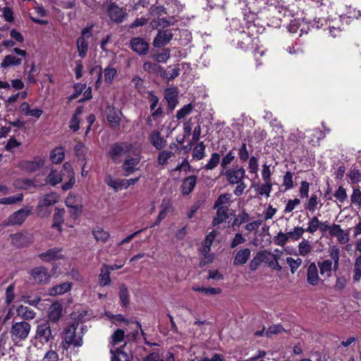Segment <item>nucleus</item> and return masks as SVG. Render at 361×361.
I'll use <instances>...</instances> for the list:
<instances>
[{
	"label": "nucleus",
	"instance_id": "obj_31",
	"mask_svg": "<svg viewBox=\"0 0 361 361\" xmlns=\"http://www.w3.org/2000/svg\"><path fill=\"white\" fill-rule=\"evenodd\" d=\"M65 209L58 207L55 208L54 214L53 215L52 227L56 228L58 231H61V225L64 220Z\"/></svg>",
	"mask_w": 361,
	"mask_h": 361
},
{
	"label": "nucleus",
	"instance_id": "obj_25",
	"mask_svg": "<svg viewBox=\"0 0 361 361\" xmlns=\"http://www.w3.org/2000/svg\"><path fill=\"white\" fill-rule=\"evenodd\" d=\"M62 316V305L60 303L56 302L51 305L48 312L49 319L56 323Z\"/></svg>",
	"mask_w": 361,
	"mask_h": 361
},
{
	"label": "nucleus",
	"instance_id": "obj_35",
	"mask_svg": "<svg viewBox=\"0 0 361 361\" xmlns=\"http://www.w3.org/2000/svg\"><path fill=\"white\" fill-rule=\"evenodd\" d=\"M65 157V150L63 147H58L54 149L50 154V159L54 164L61 163Z\"/></svg>",
	"mask_w": 361,
	"mask_h": 361
},
{
	"label": "nucleus",
	"instance_id": "obj_3",
	"mask_svg": "<svg viewBox=\"0 0 361 361\" xmlns=\"http://www.w3.org/2000/svg\"><path fill=\"white\" fill-rule=\"evenodd\" d=\"M30 331L31 325L28 322L25 321L16 322L13 319L9 333L12 341L18 345L27 338Z\"/></svg>",
	"mask_w": 361,
	"mask_h": 361
},
{
	"label": "nucleus",
	"instance_id": "obj_47",
	"mask_svg": "<svg viewBox=\"0 0 361 361\" xmlns=\"http://www.w3.org/2000/svg\"><path fill=\"white\" fill-rule=\"evenodd\" d=\"M93 235L97 241L106 242L109 238V233L101 228H97L93 231Z\"/></svg>",
	"mask_w": 361,
	"mask_h": 361
},
{
	"label": "nucleus",
	"instance_id": "obj_60",
	"mask_svg": "<svg viewBox=\"0 0 361 361\" xmlns=\"http://www.w3.org/2000/svg\"><path fill=\"white\" fill-rule=\"evenodd\" d=\"M259 169L258 159L257 157H251L248 162V171L250 173L257 174Z\"/></svg>",
	"mask_w": 361,
	"mask_h": 361
},
{
	"label": "nucleus",
	"instance_id": "obj_28",
	"mask_svg": "<svg viewBox=\"0 0 361 361\" xmlns=\"http://www.w3.org/2000/svg\"><path fill=\"white\" fill-rule=\"evenodd\" d=\"M197 183V177L195 176H190L186 177L182 183V192L183 195H189L195 188Z\"/></svg>",
	"mask_w": 361,
	"mask_h": 361
},
{
	"label": "nucleus",
	"instance_id": "obj_58",
	"mask_svg": "<svg viewBox=\"0 0 361 361\" xmlns=\"http://www.w3.org/2000/svg\"><path fill=\"white\" fill-rule=\"evenodd\" d=\"M283 185L285 186L286 190H290L293 188V173L290 171H287L283 177Z\"/></svg>",
	"mask_w": 361,
	"mask_h": 361
},
{
	"label": "nucleus",
	"instance_id": "obj_15",
	"mask_svg": "<svg viewBox=\"0 0 361 361\" xmlns=\"http://www.w3.org/2000/svg\"><path fill=\"white\" fill-rule=\"evenodd\" d=\"M107 12L110 19L117 23H121L126 16L125 10L118 6L115 3L109 4Z\"/></svg>",
	"mask_w": 361,
	"mask_h": 361
},
{
	"label": "nucleus",
	"instance_id": "obj_54",
	"mask_svg": "<svg viewBox=\"0 0 361 361\" xmlns=\"http://www.w3.org/2000/svg\"><path fill=\"white\" fill-rule=\"evenodd\" d=\"M194 106L192 104L184 105L176 113V118L178 119H182L188 114H190L193 109Z\"/></svg>",
	"mask_w": 361,
	"mask_h": 361
},
{
	"label": "nucleus",
	"instance_id": "obj_8",
	"mask_svg": "<svg viewBox=\"0 0 361 361\" xmlns=\"http://www.w3.org/2000/svg\"><path fill=\"white\" fill-rule=\"evenodd\" d=\"M220 175L225 176L230 185H235L237 183L243 181L245 170L243 167L231 168L221 171Z\"/></svg>",
	"mask_w": 361,
	"mask_h": 361
},
{
	"label": "nucleus",
	"instance_id": "obj_62",
	"mask_svg": "<svg viewBox=\"0 0 361 361\" xmlns=\"http://www.w3.org/2000/svg\"><path fill=\"white\" fill-rule=\"evenodd\" d=\"M238 157L242 162L246 161L249 158V152L245 142H243L238 149Z\"/></svg>",
	"mask_w": 361,
	"mask_h": 361
},
{
	"label": "nucleus",
	"instance_id": "obj_45",
	"mask_svg": "<svg viewBox=\"0 0 361 361\" xmlns=\"http://www.w3.org/2000/svg\"><path fill=\"white\" fill-rule=\"evenodd\" d=\"M304 233L305 228L300 226H296L294 227L292 231L287 232V234L289 240L295 241L299 240Z\"/></svg>",
	"mask_w": 361,
	"mask_h": 361
},
{
	"label": "nucleus",
	"instance_id": "obj_32",
	"mask_svg": "<svg viewBox=\"0 0 361 361\" xmlns=\"http://www.w3.org/2000/svg\"><path fill=\"white\" fill-rule=\"evenodd\" d=\"M16 313L18 317L25 320L32 319L36 316V313L33 310L22 305L16 308Z\"/></svg>",
	"mask_w": 361,
	"mask_h": 361
},
{
	"label": "nucleus",
	"instance_id": "obj_39",
	"mask_svg": "<svg viewBox=\"0 0 361 361\" xmlns=\"http://www.w3.org/2000/svg\"><path fill=\"white\" fill-rule=\"evenodd\" d=\"M152 59L157 63H165L171 57V50L169 49H164L161 52L152 56Z\"/></svg>",
	"mask_w": 361,
	"mask_h": 361
},
{
	"label": "nucleus",
	"instance_id": "obj_9",
	"mask_svg": "<svg viewBox=\"0 0 361 361\" xmlns=\"http://www.w3.org/2000/svg\"><path fill=\"white\" fill-rule=\"evenodd\" d=\"M35 338L42 343H48L54 338L49 322H44L37 326Z\"/></svg>",
	"mask_w": 361,
	"mask_h": 361
},
{
	"label": "nucleus",
	"instance_id": "obj_16",
	"mask_svg": "<svg viewBox=\"0 0 361 361\" xmlns=\"http://www.w3.org/2000/svg\"><path fill=\"white\" fill-rule=\"evenodd\" d=\"M31 276L35 281L39 284H44L49 282L50 274L48 269L44 267H35L31 271Z\"/></svg>",
	"mask_w": 361,
	"mask_h": 361
},
{
	"label": "nucleus",
	"instance_id": "obj_7",
	"mask_svg": "<svg viewBox=\"0 0 361 361\" xmlns=\"http://www.w3.org/2000/svg\"><path fill=\"white\" fill-rule=\"evenodd\" d=\"M31 214V209L29 207H24L13 213L8 218L4 221V226H20L21 225L27 217Z\"/></svg>",
	"mask_w": 361,
	"mask_h": 361
},
{
	"label": "nucleus",
	"instance_id": "obj_12",
	"mask_svg": "<svg viewBox=\"0 0 361 361\" xmlns=\"http://www.w3.org/2000/svg\"><path fill=\"white\" fill-rule=\"evenodd\" d=\"M173 34L170 30H159L153 40V46L160 48L168 44L173 39Z\"/></svg>",
	"mask_w": 361,
	"mask_h": 361
},
{
	"label": "nucleus",
	"instance_id": "obj_44",
	"mask_svg": "<svg viewBox=\"0 0 361 361\" xmlns=\"http://www.w3.org/2000/svg\"><path fill=\"white\" fill-rule=\"evenodd\" d=\"M312 251V246L307 240L303 239L298 245V252L302 257L307 256Z\"/></svg>",
	"mask_w": 361,
	"mask_h": 361
},
{
	"label": "nucleus",
	"instance_id": "obj_5",
	"mask_svg": "<svg viewBox=\"0 0 361 361\" xmlns=\"http://www.w3.org/2000/svg\"><path fill=\"white\" fill-rule=\"evenodd\" d=\"M132 145L128 142H116L111 145L109 156L114 163H120L123 154L128 152Z\"/></svg>",
	"mask_w": 361,
	"mask_h": 361
},
{
	"label": "nucleus",
	"instance_id": "obj_6",
	"mask_svg": "<svg viewBox=\"0 0 361 361\" xmlns=\"http://www.w3.org/2000/svg\"><path fill=\"white\" fill-rule=\"evenodd\" d=\"M59 201V195L55 192H51L44 195L39 200L36 208L37 213L40 216H47L49 213L44 212V208L50 207Z\"/></svg>",
	"mask_w": 361,
	"mask_h": 361
},
{
	"label": "nucleus",
	"instance_id": "obj_22",
	"mask_svg": "<svg viewBox=\"0 0 361 361\" xmlns=\"http://www.w3.org/2000/svg\"><path fill=\"white\" fill-rule=\"evenodd\" d=\"M110 274L111 271L109 270L108 264H104L98 276V283L100 286H108L111 284V280Z\"/></svg>",
	"mask_w": 361,
	"mask_h": 361
},
{
	"label": "nucleus",
	"instance_id": "obj_55",
	"mask_svg": "<svg viewBox=\"0 0 361 361\" xmlns=\"http://www.w3.org/2000/svg\"><path fill=\"white\" fill-rule=\"evenodd\" d=\"M319 204L318 197L317 195H312L309 199L307 204L305 206V209L310 212L313 213L315 212Z\"/></svg>",
	"mask_w": 361,
	"mask_h": 361
},
{
	"label": "nucleus",
	"instance_id": "obj_13",
	"mask_svg": "<svg viewBox=\"0 0 361 361\" xmlns=\"http://www.w3.org/2000/svg\"><path fill=\"white\" fill-rule=\"evenodd\" d=\"M63 249L61 247H53L39 255V259L45 262L63 259Z\"/></svg>",
	"mask_w": 361,
	"mask_h": 361
},
{
	"label": "nucleus",
	"instance_id": "obj_36",
	"mask_svg": "<svg viewBox=\"0 0 361 361\" xmlns=\"http://www.w3.org/2000/svg\"><path fill=\"white\" fill-rule=\"evenodd\" d=\"M232 195L231 193H224L219 196L215 201L213 207H228L231 204Z\"/></svg>",
	"mask_w": 361,
	"mask_h": 361
},
{
	"label": "nucleus",
	"instance_id": "obj_29",
	"mask_svg": "<svg viewBox=\"0 0 361 361\" xmlns=\"http://www.w3.org/2000/svg\"><path fill=\"white\" fill-rule=\"evenodd\" d=\"M73 283L71 282H63L62 283L56 285L49 288V293L50 295H62L69 291L72 288Z\"/></svg>",
	"mask_w": 361,
	"mask_h": 361
},
{
	"label": "nucleus",
	"instance_id": "obj_4",
	"mask_svg": "<svg viewBox=\"0 0 361 361\" xmlns=\"http://www.w3.org/2000/svg\"><path fill=\"white\" fill-rule=\"evenodd\" d=\"M93 25H90L81 30V35L77 39V49L79 56L85 58L88 51V43L86 39L92 37Z\"/></svg>",
	"mask_w": 361,
	"mask_h": 361
},
{
	"label": "nucleus",
	"instance_id": "obj_23",
	"mask_svg": "<svg viewBox=\"0 0 361 361\" xmlns=\"http://www.w3.org/2000/svg\"><path fill=\"white\" fill-rule=\"evenodd\" d=\"M61 172L63 174L65 172H66L68 173V176L69 177V180L62 185V189L63 190H68L73 187L75 182L73 168L69 163L66 162L63 165Z\"/></svg>",
	"mask_w": 361,
	"mask_h": 361
},
{
	"label": "nucleus",
	"instance_id": "obj_46",
	"mask_svg": "<svg viewBox=\"0 0 361 361\" xmlns=\"http://www.w3.org/2000/svg\"><path fill=\"white\" fill-rule=\"evenodd\" d=\"M23 195L22 193L17 195L10 196L7 197H2L0 199V204H14L23 200Z\"/></svg>",
	"mask_w": 361,
	"mask_h": 361
},
{
	"label": "nucleus",
	"instance_id": "obj_1",
	"mask_svg": "<svg viewBox=\"0 0 361 361\" xmlns=\"http://www.w3.org/2000/svg\"><path fill=\"white\" fill-rule=\"evenodd\" d=\"M78 322H73L68 324L63 330L62 343L66 348L71 345L74 347H80L83 344L82 337L84 335V327L82 326L80 331H78L79 326Z\"/></svg>",
	"mask_w": 361,
	"mask_h": 361
},
{
	"label": "nucleus",
	"instance_id": "obj_56",
	"mask_svg": "<svg viewBox=\"0 0 361 361\" xmlns=\"http://www.w3.org/2000/svg\"><path fill=\"white\" fill-rule=\"evenodd\" d=\"M170 202L169 200H164L161 202V210L159 212L157 218L158 222H161L165 217L166 216L167 213L169 212L170 208Z\"/></svg>",
	"mask_w": 361,
	"mask_h": 361
},
{
	"label": "nucleus",
	"instance_id": "obj_21",
	"mask_svg": "<svg viewBox=\"0 0 361 361\" xmlns=\"http://www.w3.org/2000/svg\"><path fill=\"white\" fill-rule=\"evenodd\" d=\"M65 204L67 207L71 209L73 217L75 218L82 211V205L78 203V200L75 196L69 195L66 200Z\"/></svg>",
	"mask_w": 361,
	"mask_h": 361
},
{
	"label": "nucleus",
	"instance_id": "obj_52",
	"mask_svg": "<svg viewBox=\"0 0 361 361\" xmlns=\"http://www.w3.org/2000/svg\"><path fill=\"white\" fill-rule=\"evenodd\" d=\"M143 70L148 73H158L163 71V68L161 66L157 63H152V62H145L143 64Z\"/></svg>",
	"mask_w": 361,
	"mask_h": 361
},
{
	"label": "nucleus",
	"instance_id": "obj_24",
	"mask_svg": "<svg viewBox=\"0 0 361 361\" xmlns=\"http://www.w3.org/2000/svg\"><path fill=\"white\" fill-rule=\"evenodd\" d=\"M216 209V216L212 221L213 226L219 225L228 219V207H213Z\"/></svg>",
	"mask_w": 361,
	"mask_h": 361
},
{
	"label": "nucleus",
	"instance_id": "obj_43",
	"mask_svg": "<svg viewBox=\"0 0 361 361\" xmlns=\"http://www.w3.org/2000/svg\"><path fill=\"white\" fill-rule=\"evenodd\" d=\"M125 338V331L123 329H117L111 336L110 344L116 345L122 342Z\"/></svg>",
	"mask_w": 361,
	"mask_h": 361
},
{
	"label": "nucleus",
	"instance_id": "obj_53",
	"mask_svg": "<svg viewBox=\"0 0 361 361\" xmlns=\"http://www.w3.org/2000/svg\"><path fill=\"white\" fill-rule=\"evenodd\" d=\"M287 264L290 268V272L295 274L297 269L302 264V259L300 258L293 259L291 257H288L286 259Z\"/></svg>",
	"mask_w": 361,
	"mask_h": 361
},
{
	"label": "nucleus",
	"instance_id": "obj_11",
	"mask_svg": "<svg viewBox=\"0 0 361 361\" xmlns=\"http://www.w3.org/2000/svg\"><path fill=\"white\" fill-rule=\"evenodd\" d=\"M44 159L41 157H35L33 160H24L19 163L20 169L25 172H35L43 166Z\"/></svg>",
	"mask_w": 361,
	"mask_h": 361
},
{
	"label": "nucleus",
	"instance_id": "obj_30",
	"mask_svg": "<svg viewBox=\"0 0 361 361\" xmlns=\"http://www.w3.org/2000/svg\"><path fill=\"white\" fill-rule=\"evenodd\" d=\"M126 344L116 350H110L111 354V361H131V356L123 350Z\"/></svg>",
	"mask_w": 361,
	"mask_h": 361
},
{
	"label": "nucleus",
	"instance_id": "obj_41",
	"mask_svg": "<svg viewBox=\"0 0 361 361\" xmlns=\"http://www.w3.org/2000/svg\"><path fill=\"white\" fill-rule=\"evenodd\" d=\"M62 180V175L56 171H51L46 178V181L53 186L61 183Z\"/></svg>",
	"mask_w": 361,
	"mask_h": 361
},
{
	"label": "nucleus",
	"instance_id": "obj_34",
	"mask_svg": "<svg viewBox=\"0 0 361 361\" xmlns=\"http://www.w3.org/2000/svg\"><path fill=\"white\" fill-rule=\"evenodd\" d=\"M22 63V59L13 55H6L1 63V67L6 68L10 66H17Z\"/></svg>",
	"mask_w": 361,
	"mask_h": 361
},
{
	"label": "nucleus",
	"instance_id": "obj_26",
	"mask_svg": "<svg viewBox=\"0 0 361 361\" xmlns=\"http://www.w3.org/2000/svg\"><path fill=\"white\" fill-rule=\"evenodd\" d=\"M250 250L248 248L238 251L233 259V265L238 266L245 264L250 257Z\"/></svg>",
	"mask_w": 361,
	"mask_h": 361
},
{
	"label": "nucleus",
	"instance_id": "obj_20",
	"mask_svg": "<svg viewBox=\"0 0 361 361\" xmlns=\"http://www.w3.org/2000/svg\"><path fill=\"white\" fill-rule=\"evenodd\" d=\"M140 158L138 156L135 157H127L122 165V169L125 172V176H128L132 174L135 170L136 166L140 163Z\"/></svg>",
	"mask_w": 361,
	"mask_h": 361
},
{
	"label": "nucleus",
	"instance_id": "obj_38",
	"mask_svg": "<svg viewBox=\"0 0 361 361\" xmlns=\"http://www.w3.org/2000/svg\"><path fill=\"white\" fill-rule=\"evenodd\" d=\"M82 112V108L81 106H79L76 109L74 115L73 116L71 123H70V128L73 130L74 132L77 131L80 128V118H78V116L81 114Z\"/></svg>",
	"mask_w": 361,
	"mask_h": 361
},
{
	"label": "nucleus",
	"instance_id": "obj_61",
	"mask_svg": "<svg viewBox=\"0 0 361 361\" xmlns=\"http://www.w3.org/2000/svg\"><path fill=\"white\" fill-rule=\"evenodd\" d=\"M250 220V215L245 211L240 212L236 219H234L233 225L240 226L243 223L247 222Z\"/></svg>",
	"mask_w": 361,
	"mask_h": 361
},
{
	"label": "nucleus",
	"instance_id": "obj_50",
	"mask_svg": "<svg viewBox=\"0 0 361 361\" xmlns=\"http://www.w3.org/2000/svg\"><path fill=\"white\" fill-rule=\"evenodd\" d=\"M361 279V255L355 259L353 266V280L359 281Z\"/></svg>",
	"mask_w": 361,
	"mask_h": 361
},
{
	"label": "nucleus",
	"instance_id": "obj_14",
	"mask_svg": "<svg viewBox=\"0 0 361 361\" xmlns=\"http://www.w3.org/2000/svg\"><path fill=\"white\" fill-rule=\"evenodd\" d=\"M130 47L133 51L139 55H146L149 51L148 42L141 37H133L130 39Z\"/></svg>",
	"mask_w": 361,
	"mask_h": 361
},
{
	"label": "nucleus",
	"instance_id": "obj_57",
	"mask_svg": "<svg viewBox=\"0 0 361 361\" xmlns=\"http://www.w3.org/2000/svg\"><path fill=\"white\" fill-rule=\"evenodd\" d=\"M288 240L289 239L287 233H284L281 231L279 232L274 238V243L279 246H284Z\"/></svg>",
	"mask_w": 361,
	"mask_h": 361
},
{
	"label": "nucleus",
	"instance_id": "obj_48",
	"mask_svg": "<svg viewBox=\"0 0 361 361\" xmlns=\"http://www.w3.org/2000/svg\"><path fill=\"white\" fill-rule=\"evenodd\" d=\"M320 227V222L317 216H313L309 221L308 227L305 229V232L309 233H315Z\"/></svg>",
	"mask_w": 361,
	"mask_h": 361
},
{
	"label": "nucleus",
	"instance_id": "obj_63",
	"mask_svg": "<svg viewBox=\"0 0 361 361\" xmlns=\"http://www.w3.org/2000/svg\"><path fill=\"white\" fill-rule=\"evenodd\" d=\"M261 252L262 262H264L269 267L271 266L274 262V257L269 251L264 250Z\"/></svg>",
	"mask_w": 361,
	"mask_h": 361
},
{
	"label": "nucleus",
	"instance_id": "obj_27",
	"mask_svg": "<svg viewBox=\"0 0 361 361\" xmlns=\"http://www.w3.org/2000/svg\"><path fill=\"white\" fill-rule=\"evenodd\" d=\"M165 99L169 107L173 110L178 104V92L176 88H168L165 90Z\"/></svg>",
	"mask_w": 361,
	"mask_h": 361
},
{
	"label": "nucleus",
	"instance_id": "obj_64",
	"mask_svg": "<svg viewBox=\"0 0 361 361\" xmlns=\"http://www.w3.org/2000/svg\"><path fill=\"white\" fill-rule=\"evenodd\" d=\"M352 204L356 206L361 205V190L359 188L354 189L350 196Z\"/></svg>",
	"mask_w": 361,
	"mask_h": 361
},
{
	"label": "nucleus",
	"instance_id": "obj_18",
	"mask_svg": "<svg viewBox=\"0 0 361 361\" xmlns=\"http://www.w3.org/2000/svg\"><path fill=\"white\" fill-rule=\"evenodd\" d=\"M107 121L111 123L112 127H118L120 126L122 113L119 109L112 106L106 108Z\"/></svg>",
	"mask_w": 361,
	"mask_h": 361
},
{
	"label": "nucleus",
	"instance_id": "obj_10",
	"mask_svg": "<svg viewBox=\"0 0 361 361\" xmlns=\"http://www.w3.org/2000/svg\"><path fill=\"white\" fill-rule=\"evenodd\" d=\"M11 239L12 245L17 247H27L34 242L33 235L27 232L13 234Z\"/></svg>",
	"mask_w": 361,
	"mask_h": 361
},
{
	"label": "nucleus",
	"instance_id": "obj_2",
	"mask_svg": "<svg viewBox=\"0 0 361 361\" xmlns=\"http://www.w3.org/2000/svg\"><path fill=\"white\" fill-rule=\"evenodd\" d=\"M329 256L331 259H325L317 263V267L319 268L320 274L324 277L331 276L332 270L337 271L338 269L340 251L336 246L331 248Z\"/></svg>",
	"mask_w": 361,
	"mask_h": 361
},
{
	"label": "nucleus",
	"instance_id": "obj_42",
	"mask_svg": "<svg viewBox=\"0 0 361 361\" xmlns=\"http://www.w3.org/2000/svg\"><path fill=\"white\" fill-rule=\"evenodd\" d=\"M205 145L203 142H199L194 148L192 157L196 160H201L205 155Z\"/></svg>",
	"mask_w": 361,
	"mask_h": 361
},
{
	"label": "nucleus",
	"instance_id": "obj_59",
	"mask_svg": "<svg viewBox=\"0 0 361 361\" xmlns=\"http://www.w3.org/2000/svg\"><path fill=\"white\" fill-rule=\"evenodd\" d=\"M235 159V155L233 150H230L221 159V166L223 169H227L228 164H230Z\"/></svg>",
	"mask_w": 361,
	"mask_h": 361
},
{
	"label": "nucleus",
	"instance_id": "obj_40",
	"mask_svg": "<svg viewBox=\"0 0 361 361\" xmlns=\"http://www.w3.org/2000/svg\"><path fill=\"white\" fill-rule=\"evenodd\" d=\"M252 37L245 33H243L240 35V39L238 42V47L243 49L247 50L250 48L252 44Z\"/></svg>",
	"mask_w": 361,
	"mask_h": 361
},
{
	"label": "nucleus",
	"instance_id": "obj_37",
	"mask_svg": "<svg viewBox=\"0 0 361 361\" xmlns=\"http://www.w3.org/2000/svg\"><path fill=\"white\" fill-rule=\"evenodd\" d=\"M119 298L122 305L125 307L128 306L130 302L129 293L127 286L124 283L119 285Z\"/></svg>",
	"mask_w": 361,
	"mask_h": 361
},
{
	"label": "nucleus",
	"instance_id": "obj_51",
	"mask_svg": "<svg viewBox=\"0 0 361 361\" xmlns=\"http://www.w3.org/2000/svg\"><path fill=\"white\" fill-rule=\"evenodd\" d=\"M173 155V152L171 151L161 150L158 154L157 162L159 165H165Z\"/></svg>",
	"mask_w": 361,
	"mask_h": 361
},
{
	"label": "nucleus",
	"instance_id": "obj_17",
	"mask_svg": "<svg viewBox=\"0 0 361 361\" xmlns=\"http://www.w3.org/2000/svg\"><path fill=\"white\" fill-rule=\"evenodd\" d=\"M150 144L157 150H161L166 145V140L158 130H152L149 135Z\"/></svg>",
	"mask_w": 361,
	"mask_h": 361
},
{
	"label": "nucleus",
	"instance_id": "obj_19",
	"mask_svg": "<svg viewBox=\"0 0 361 361\" xmlns=\"http://www.w3.org/2000/svg\"><path fill=\"white\" fill-rule=\"evenodd\" d=\"M321 281L318 274V267L314 262L310 263L307 267V282L312 286H317Z\"/></svg>",
	"mask_w": 361,
	"mask_h": 361
},
{
	"label": "nucleus",
	"instance_id": "obj_49",
	"mask_svg": "<svg viewBox=\"0 0 361 361\" xmlns=\"http://www.w3.org/2000/svg\"><path fill=\"white\" fill-rule=\"evenodd\" d=\"M220 161V154L214 152L211 155V158L209 160L208 163L204 166V169L207 170H212L215 169Z\"/></svg>",
	"mask_w": 361,
	"mask_h": 361
},
{
	"label": "nucleus",
	"instance_id": "obj_33",
	"mask_svg": "<svg viewBox=\"0 0 361 361\" xmlns=\"http://www.w3.org/2000/svg\"><path fill=\"white\" fill-rule=\"evenodd\" d=\"M310 136L308 137V142L312 145H318L319 140H322L325 137V133L319 128H314L312 130H310Z\"/></svg>",
	"mask_w": 361,
	"mask_h": 361
}]
</instances>
